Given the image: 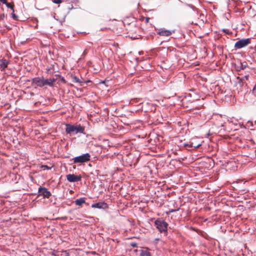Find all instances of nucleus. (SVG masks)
Returning <instances> with one entry per match:
<instances>
[{"label": "nucleus", "mask_w": 256, "mask_h": 256, "mask_svg": "<svg viewBox=\"0 0 256 256\" xmlns=\"http://www.w3.org/2000/svg\"><path fill=\"white\" fill-rule=\"evenodd\" d=\"M67 180L70 182H76L81 180V176H76L74 174H69L66 176Z\"/></svg>", "instance_id": "obj_7"}, {"label": "nucleus", "mask_w": 256, "mask_h": 256, "mask_svg": "<svg viewBox=\"0 0 256 256\" xmlns=\"http://www.w3.org/2000/svg\"><path fill=\"white\" fill-rule=\"evenodd\" d=\"M223 32H224L226 34H232V32H230L228 30V29H224L223 30Z\"/></svg>", "instance_id": "obj_18"}, {"label": "nucleus", "mask_w": 256, "mask_h": 256, "mask_svg": "<svg viewBox=\"0 0 256 256\" xmlns=\"http://www.w3.org/2000/svg\"><path fill=\"white\" fill-rule=\"evenodd\" d=\"M8 0H0V2H2L3 4H5L7 2Z\"/></svg>", "instance_id": "obj_21"}, {"label": "nucleus", "mask_w": 256, "mask_h": 256, "mask_svg": "<svg viewBox=\"0 0 256 256\" xmlns=\"http://www.w3.org/2000/svg\"><path fill=\"white\" fill-rule=\"evenodd\" d=\"M62 256H68V254L66 252H62Z\"/></svg>", "instance_id": "obj_20"}, {"label": "nucleus", "mask_w": 256, "mask_h": 256, "mask_svg": "<svg viewBox=\"0 0 256 256\" xmlns=\"http://www.w3.org/2000/svg\"><path fill=\"white\" fill-rule=\"evenodd\" d=\"M38 192L40 195L42 196L44 198H49L51 196L50 192L45 188H39Z\"/></svg>", "instance_id": "obj_10"}, {"label": "nucleus", "mask_w": 256, "mask_h": 256, "mask_svg": "<svg viewBox=\"0 0 256 256\" xmlns=\"http://www.w3.org/2000/svg\"><path fill=\"white\" fill-rule=\"evenodd\" d=\"M72 82H74L80 83L81 82V80L76 76H72Z\"/></svg>", "instance_id": "obj_16"}, {"label": "nucleus", "mask_w": 256, "mask_h": 256, "mask_svg": "<svg viewBox=\"0 0 256 256\" xmlns=\"http://www.w3.org/2000/svg\"><path fill=\"white\" fill-rule=\"evenodd\" d=\"M140 256H150V252L146 250H140Z\"/></svg>", "instance_id": "obj_14"}, {"label": "nucleus", "mask_w": 256, "mask_h": 256, "mask_svg": "<svg viewBox=\"0 0 256 256\" xmlns=\"http://www.w3.org/2000/svg\"><path fill=\"white\" fill-rule=\"evenodd\" d=\"M92 207L93 208H104L107 207V204L104 202H98L93 204Z\"/></svg>", "instance_id": "obj_11"}, {"label": "nucleus", "mask_w": 256, "mask_h": 256, "mask_svg": "<svg viewBox=\"0 0 256 256\" xmlns=\"http://www.w3.org/2000/svg\"><path fill=\"white\" fill-rule=\"evenodd\" d=\"M42 168H44V170H49L50 168L47 166H42Z\"/></svg>", "instance_id": "obj_19"}, {"label": "nucleus", "mask_w": 256, "mask_h": 256, "mask_svg": "<svg viewBox=\"0 0 256 256\" xmlns=\"http://www.w3.org/2000/svg\"><path fill=\"white\" fill-rule=\"evenodd\" d=\"M85 202V199L84 198H80L79 199H77L75 201V203L78 206H80L82 204H84Z\"/></svg>", "instance_id": "obj_13"}, {"label": "nucleus", "mask_w": 256, "mask_h": 256, "mask_svg": "<svg viewBox=\"0 0 256 256\" xmlns=\"http://www.w3.org/2000/svg\"><path fill=\"white\" fill-rule=\"evenodd\" d=\"M226 120L227 118H226L223 117L222 116H218V118L216 120V124L218 128L222 127Z\"/></svg>", "instance_id": "obj_9"}, {"label": "nucleus", "mask_w": 256, "mask_h": 256, "mask_svg": "<svg viewBox=\"0 0 256 256\" xmlns=\"http://www.w3.org/2000/svg\"><path fill=\"white\" fill-rule=\"evenodd\" d=\"M132 246H136V244H132Z\"/></svg>", "instance_id": "obj_25"}, {"label": "nucleus", "mask_w": 256, "mask_h": 256, "mask_svg": "<svg viewBox=\"0 0 256 256\" xmlns=\"http://www.w3.org/2000/svg\"><path fill=\"white\" fill-rule=\"evenodd\" d=\"M250 42V38L242 39L236 42L234 44L236 49H240L247 46Z\"/></svg>", "instance_id": "obj_6"}, {"label": "nucleus", "mask_w": 256, "mask_h": 256, "mask_svg": "<svg viewBox=\"0 0 256 256\" xmlns=\"http://www.w3.org/2000/svg\"><path fill=\"white\" fill-rule=\"evenodd\" d=\"M188 6L190 8H191L193 10L195 9V7L194 6H192V5L188 4Z\"/></svg>", "instance_id": "obj_22"}, {"label": "nucleus", "mask_w": 256, "mask_h": 256, "mask_svg": "<svg viewBox=\"0 0 256 256\" xmlns=\"http://www.w3.org/2000/svg\"><path fill=\"white\" fill-rule=\"evenodd\" d=\"M126 30H128V36L132 39L139 38L140 36L138 34L140 31V28L134 24H130L126 28Z\"/></svg>", "instance_id": "obj_2"}, {"label": "nucleus", "mask_w": 256, "mask_h": 256, "mask_svg": "<svg viewBox=\"0 0 256 256\" xmlns=\"http://www.w3.org/2000/svg\"><path fill=\"white\" fill-rule=\"evenodd\" d=\"M155 225L160 232L167 230L168 224L163 220H157L155 221Z\"/></svg>", "instance_id": "obj_5"}, {"label": "nucleus", "mask_w": 256, "mask_h": 256, "mask_svg": "<svg viewBox=\"0 0 256 256\" xmlns=\"http://www.w3.org/2000/svg\"><path fill=\"white\" fill-rule=\"evenodd\" d=\"M90 157V154L86 153L82 156L75 157L72 160L74 163H82L89 161Z\"/></svg>", "instance_id": "obj_4"}, {"label": "nucleus", "mask_w": 256, "mask_h": 256, "mask_svg": "<svg viewBox=\"0 0 256 256\" xmlns=\"http://www.w3.org/2000/svg\"><path fill=\"white\" fill-rule=\"evenodd\" d=\"M53 2L57 4H60L62 2L61 0H51Z\"/></svg>", "instance_id": "obj_17"}, {"label": "nucleus", "mask_w": 256, "mask_h": 256, "mask_svg": "<svg viewBox=\"0 0 256 256\" xmlns=\"http://www.w3.org/2000/svg\"><path fill=\"white\" fill-rule=\"evenodd\" d=\"M149 20H150V18H146V22H149Z\"/></svg>", "instance_id": "obj_24"}, {"label": "nucleus", "mask_w": 256, "mask_h": 256, "mask_svg": "<svg viewBox=\"0 0 256 256\" xmlns=\"http://www.w3.org/2000/svg\"><path fill=\"white\" fill-rule=\"evenodd\" d=\"M4 4L6 5V6H7L8 8H10L12 10V11L13 12H14V4L13 3H8V2H6V4Z\"/></svg>", "instance_id": "obj_15"}, {"label": "nucleus", "mask_w": 256, "mask_h": 256, "mask_svg": "<svg viewBox=\"0 0 256 256\" xmlns=\"http://www.w3.org/2000/svg\"><path fill=\"white\" fill-rule=\"evenodd\" d=\"M174 32V30H166L164 28H160L158 32V34L161 36H168Z\"/></svg>", "instance_id": "obj_8"}, {"label": "nucleus", "mask_w": 256, "mask_h": 256, "mask_svg": "<svg viewBox=\"0 0 256 256\" xmlns=\"http://www.w3.org/2000/svg\"><path fill=\"white\" fill-rule=\"evenodd\" d=\"M84 127L82 126L80 124L72 125L70 124H66V132L69 134L75 132L83 133L84 131Z\"/></svg>", "instance_id": "obj_3"}, {"label": "nucleus", "mask_w": 256, "mask_h": 256, "mask_svg": "<svg viewBox=\"0 0 256 256\" xmlns=\"http://www.w3.org/2000/svg\"><path fill=\"white\" fill-rule=\"evenodd\" d=\"M32 84H34L40 87H42L46 85L52 86L55 82L54 79L50 78L44 80V78H40L39 77L32 78Z\"/></svg>", "instance_id": "obj_1"}, {"label": "nucleus", "mask_w": 256, "mask_h": 256, "mask_svg": "<svg viewBox=\"0 0 256 256\" xmlns=\"http://www.w3.org/2000/svg\"><path fill=\"white\" fill-rule=\"evenodd\" d=\"M243 65H242V69H244Z\"/></svg>", "instance_id": "obj_26"}, {"label": "nucleus", "mask_w": 256, "mask_h": 256, "mask_svg": "<svg viewBox=\"0 0 256 256\" xmlns=\"http://www.w3.org/2000/svg\"><path fill=\"white\" fill-rule=\"evenodd\" d=\"M12 18H14V19H16V16L15 15V14H14V12H12Z\"/></svg>", "instance_id": "obj_23"}, {"label": "nucleus", "mask_w": 256, "mask_h": 256, "mask_svg": "<svg viewBox=\"0 0 256 256\" xmlns=\"http://www.w3.org/2000/svg\"><path fill=\"white\" fill-rule=\"evenodd\" d=\"M8 62L6 60H0V68L2 70H4L8 66Z\"/></svg>", "instance_id": "obj_12"}]
</instances>
